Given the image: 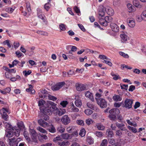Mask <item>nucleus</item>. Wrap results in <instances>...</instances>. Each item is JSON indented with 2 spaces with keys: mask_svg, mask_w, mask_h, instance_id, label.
<instances>
[{
  "mask_svg": "<svg viewBox=\"0 0 146 146\" xmlns=\"http://www.w3.org/2000/svg\"><path fill=\"white\" fill-rule=\"evenodd\" d=\"M106 133L108 137H111L113 135V133L112 130L109 129H108L106 131Z\"/></svg>",
  "mask_w": 146,
  "mask_h": 146,
  "instance_id": "a878e982",
  "label": "nucleus"
},
{
  "mask_svg": "<svg viewBox=\"0 0 146 146\" xmlns=\"http://www.w3.org/2000/svg\"><path fill=\"white\" fill-rule=\"evenodd\" d=\"M42 94L44 95V97H47L48 95V92L46 90H42L41 91Z\"/></svg>",
  "mask_w": 146,
  "mask_h": 146,
  "instance_id": "a18cd8bd",
  "label": "nucleus"
},
{
  "mask_svg": "<svg viewBox=\"0 0 146 146\" xmlns=\"http://www.w3.org/2000/svg\"><path fill=\"white\" fill-rule=\"evenodd\" d=\"M86 123L88 125L92 124L93 122V121L91 119H88L86 120Z\"/></svg>",
  "mask_w": 146,
  "mask_h": 146,
  "instance_id": "3c124183",
  "label": "nucleus"
},
{
  "mask_svg": "<svg viewBox=\"0 0 146 146\" xmlns=\"http://www.w3.org/2000/svg\"><path fill=\"white\" fill-rule=\"evenodd\" d=\"M78 25L80 28V29L83 32H85L86 31V29L84 28L83 26L81 24H78Z\"/></svg>",
  "mask_w": 146,
  "mask_h": 146,
  "instance_id": "0e129e2a",
  "label": "nucleus"
},
{
  "mask_svg": "<svg viewBox=\"0 0 146 146\" xmlns=\"http://www.w3.org/2000/svg\"><path fill=\"white\" fill-rule=\"evenodd\" d=\"M48 103V107L46 109V111H47V115L52 114V112L53 111H54V113L59 116H61L65 113L66 110L65 109H59L56 106V104L54 102L50 101Z\"/></svg>",
  "mask_w": 146,
  "mask_h": 146,
  "instance_id": "f257e3e1",
  "label": "nucleus"
},
{
  "mask_svg": "<svg viewBox=\"0 0 146 146\" xmlns=\"http://www.w3.org/2000/svg\"><path fill=\"white\" fill-rule=\"evenodd\" d=\"M125 68L127 69H132V68L129 67L127 65H125L124 64H122L121 65V68L122 70H123L124 68Z\"/></svg>",
  "mask_w": 146,
  "mask_h": 146,
  "instance_id": "49530a36",
  "label": "nucleus"
},
{
  "mask_svg": "<svg viewBox=\"0 0 146 146\" xmlns=\"http://www.w3.org/2000/svg\"><path fill=\"white\" fill-rule=\"evenodd\" d=\"M115 135H116L118 136L119 137L121 136L122 135V131L119 130H117L115 132Z\"/></svg>",
  "mask_w": 146,
  "mask_h": 146,
  "instance_id": "603ef678",
  "label": "nucleus"
},
{
  "mask_svg": "<svg viewBox=\"0 0 146 146\" xmlns=\"http://www.w3.org/2000/svg\"><path fill=\"white\" fill-rule=\"evenodd\" d=\"M17 125L18 126V127L20 129H24L25 126L22 121L18 122Z\"/></svg>",
  "mask_w": 146,
  "mask_h": 146,
  "instance_id": "cd10ccee",
  "label": "nucleus"
},
{
  "mask_svg": "<svg viewBox=\"0 0 146 146\" xmlns=\"http://www.w3.org/2000/svg\"><path fill=\"white\" fill-rule=\"evenodd\" d=\"M108 141L106 139H104L102 141L100 146H107Z\"/></svg>",
  "mask_w": 146,
  "mask_h": 146,
  "instance_id": "79ce46f5",
  "label": "nucleus"
},
{
  "mask_svg": "<svg viewBox=\"0 0 146 146\" xmlns=\"http://www.w3.org/2000/svg\"><path fill=\"white\" fill-rule=\"evenodd\" d=\"M72 110L74 112H77L79 110L78 108L75 106L74 105H73L72 108Z\"/></svg>",
  "mask_w": 146,
  "mask_h": 146,
  "instance_id": "69168bd1",
  "label": "nucleus"
},
{
  "mask_svg": "<svg viewBox=\"0 0 146 146\" xmlns=\"http://www.w3.org/2000/svg\"><path fill=\"white\" fill-rule=\"evenodd\" d=\"M31 72V70H29L28 71H27L26 70H24L23 72V74H24L25 76L30 74Z\"/></svg>",
  "mask_w": 146,
  "mask_h": 146,
  "instance_id": "13d9d810",
  "label": "nucleus"
},
{
  "mask_svg": "<svg viewBox=\"0 0 146 146\" xmlns=\"http://www.w3.org/2000/svg\"><path fill=\"white\" fill-rule=\"evenodd\" d=\"M105 10L109 15H112L114 13L113 10L110 7L108 6L106 7Z\"/></svg>",
  "mask_w": 146,
  "mask_h": 146,
  "instance_id": "a211bd4d",
  "label": "nucleus"
},
{
  "mask_svg": "<svg viewBox=\"0 0 146 146\" xmlns=\"http://www.w3.org/2000/svg\"><path fill=\"white\" fill-rule=\"evenodd\" d=\"M76 86L77 90L78 91L86 90V86L82 84H77Z\"/></svg>",
  "mask_w": 146,
  "mask_h": 146,
  "instance_id": "f8f14e48",
  "label": "nucleus"
},
{
  "mask_svg": "<svg viewBox=\"0 0 146 146\" xmlns=\"http://www.w3.org/2000/svg\"><path fill=\"white\" fill-rule=\"evenodd\" d=\"M75 104L77 107H80L82 105L81 101L80 99L76 100L75 102Z\"/></svg>",
  "mask_w": 146,
  "mask_h": 146,
  "instance_id": "2f4dec72",
  "label": "nucleus"
},
{
  "mask_svg": "<svg viewBox=\"0 0 146 146\" xmlns=\"http://www.w3.org/2000/svg\"><path fill=\"white\" fill-rule=\"evenodd\" d=\"M76 122L78 125H83L84 124V121L82 120H77Z\"/></svg>",
  "mask_w": 146,
  "mask_h": 146,
  "instance_id": "338daca9",
  "label": "nucleus"
},
{
  "mask_svg": "<svg viewBox=\"0 0 146 146\" xmlns=\"http://www.w3.org/2000/svg\"><path fill=\"white\" fill-rule=\"evenodd\" d=\"M97 128L99 130H103L105 128V127L100 123H97L96 124Z\"/></svg>",
  "mask_w": 146,
  "mask_h": 146,
  "instance_id": "c85d7f7f",
  "label": "nucleus"
},
{
  "mask_svg": "<svg viewBox=\"0 0 146 146\" xmlns=\"http://www.w3.org/2000/svg\"><path fill=\"white\" fill-rule=\"evenodd\" d=\"M94 134L98 137H101L103 135L102 132L101 131H96L94 133Z\"/></svg>",
  "mask_w": 146,
  "mask_h": 146,
  "instance_id": "de8ad7c7",
  "label": "nucleus"
},
{
  "mask_svg": "<svg viewBox=\"0 0 146 146\" xmlns=\"http://www.w3.org/2000/svg\"><path fill=\"white\" fill-rule=\"evenodd\" d=\"M50 101H48L47 104V106L46 107L44 106L43 101L39 100L38 102V106L40 107V116L41 119H43L45 121H47L49 119V117L47 115V111H46V108L48 107V102Z\"/></svg>",
  "mask_w": 146,
  "mask_h": 146,
  "instance_id": "f03ea898",
  "label": "nucleus"
},
{
  "mask_svg": "<svg viewBox=\"0 0 146 146\" xmlns=\"http://www.w3.org/2000/svg\"><path fill=\"white\" fill-rule=\"evenodd\" d=\"M85 96L89 98L92 101H94V98L92 94L89 91H86L85 93Z\"/></svg>",
  "mask_w": 146,
  "mask_h": 146,
  "instance_id": "aec40b11",
  "label": "nucleus"
},
{
  "mask_svg": "<svg viewBox=\"0 0 146 146\" xmlns=\"http://www.w3.org/2000/svg\"><path fill=\"white\" fill-rule=\"evenodd\" d=\"M3 123H4L6 129L5 133L6 136L9 138L12 137L14 134L13 132V130L12 129V126L7 122Z\"/></svg>",
  "mask_w": 146,
  "mask_h": 146,
  "instance_id": "20e7f679",
  "label": "nucleus"
},
{
  "mask_svg": "<svg viewBox=\"0 0 146 146\" xmlns=\"http://www.w3.org/2000/svg\"><path fill=\"white\" fill-rule=\"evenodd\" d=\"M23 135L28 143H31V140L29 137V134L28 132L26 131H24L23 132Z\"/></svg>",
  "mask_w": 146,
  "mask_h": 146,
  "instance_id": "dca6fc26",
  "label": "nucleus"
},
{
  "mask_svg": "<svg viewBox=\"0 0 146 146\" xmlns=\"http://www.w3.org/2000/svg\"><path fill=\"white\" fill-rule=\"evenodd\" d=\"M87 141L89 144H92L94 143V139L91 137H88Z\"/></svg>",
  "mask_w": 146,
  "mask_h": 146,
  "instance_id": "f704fd0d",
  "label": "nucleus"
},
{
  "mask_svg": "<svg viewBox=\"0 0 146 146\" xmlns=\"http://www.w3.org/2000/svg\"><path fill=\"white\" fill-rule=\"evenodd\" d=\"M37 129L41 133H46V131L40 127H37Z\"/></svg>",
  "mask_w": 146,
  "mask_h": 146,
  "instance_id": "5fc2aeb1",
  "label": "nucleus"
},
{
  "mask_svg": "<svg viewBox=\"0 0 146 146\" xmlns=\"http://www.w3.org/2000/svg\"><path fill=\"white\" fill-rule=\"evenodd\" d=\"M109 143L113 145H116L118 146V143L116 142L115 139H114L111 138L109 140Z\"/></svg>",
  "mask_w": 146,
  "mask_h": 146,
  "instance_id": "bb28decb",
  "label": "nucleus"
},
{
  "mask_svg": "<svg viewBox=\"0 0 146 146\" xmlns=\"http://www.w3.org/2000/svg\"><path fill=\"white\" fill-rule=\"evenodd\" d=\"M50 4L48 2L44 5V8L47 11H48L49 9L50 8Z\"/></svg>",
  "mask_w": 146,
  "mask_h": 146,
  "instance_id": "ea45409f",
  "label": "nucleus"
},
{
  "mask_svg": "<svg viewBox=\"0 0 146 146\" xmlns=\"http://www.w3.org/2000/svg\"><path fill=\"white\" fill-rule=\"evenodd\" d=\"M100 17H99V18ZM99 22L101 25L104 26L106 27L108 25V24H107V23L105 22V19H104L103 18H99Z\"/></svg>",
  "mask_w": 146,
  "mask_h": 146,
  "instance_id": "393cba45",
  "label": "nucleus"
},
{
  "mask_svg": "<svg viewBox=\"0 0 146 146\" xmlns=\"http://www.w3.org/2000/svg\"><path fill=\"white\" fill-rule=\"evenodd\" d=\"M60 28L61 30L64 31L66 30L65 26L63 24H61L59 25Z\"/></svg>",
  "mask_w": 146,
  "mask_h": 146,
  "instance_id": "bf43d9fd",
  "label": "nucleus"
},
{
  "mask_svg": "<svg viewBox=\"0 0 146 146\" xmlns=\"http://www.w3.org/2000/svg\"><path fill=\"white\" fill-rule=\"evenodd\" d=\"M65 84V83L64 82H61L58 83L54 86L51 87V89L53 91L57 90L62 87Z\"/></svg>",
  "mask_w": 146,
  "mask_h": 146,
  "instance_id": "9b49d317",
  "label": "nucleus"
},
{
  "mask_svg": "<svg viewBox=\"0 0 146 146\" xmlns=\"http://www.w3.org/2000/svg\"><path fill=\"white\" fill-rule=\"evenodd\" d=\"M109 117L111 120H114L116 118V116L120 113L119 110L117 108H114L110 110Z\"/></svg>",
  "mask_w": 146,
  "mask_h": 146,
  "instance_id": "39448f33",
  "label": "nucleus"
},
{
  "mask_svg": "<svg viewBox=\"0 0 146 146\" xmlns=\"http://www.w3.org/2000/svg\"><path fill=\"white\" fill-rule=\"evenodd\" d=\"M3 44L5 45L7 44L9 48L11 47V45L9 43V40H6L4 41L3 42Z\"/></svg>",
  "mask_w": 146,
  "mask_h": 146,
  "instance_id": "680f3d73",
  "label": "nucleus"
},
{
  "mask_svg": "<svg viewBox=\"0 0 146 146\" xmlns=\"http://www.w3.org/2000/svg\"><path fill=\"white\" fill-rule=\"evenodd\" d=\"M42 119L41 118L38 120L39 124L43 127H47V129L51 133H54L56 132V130L53 125L51 124H49Z\"/></svg>",
  "mask_w": 146,
  "mask_h": 146,
  "instance_id": "7ed1b4c3",
  "label": "nucleus"
},
{
  "mask_svg": "<svg viewBox=\"0 0 146 146\" xmlns=\"http://www.w3.org/2000/svg\"><path fill=\"white\" fill-rule=\"evenodd\" d=\"M74 9L76 13H80L79 9L77 6H75L74 7Z\"/></svg>",
  "mask_w": 146,
  "mask_h": 146,
  "instance_id": "774afa93",
  "label": "nucleus"
},
{
  "mask_svg": "<svg viewBox=\"0 0 146 146\" xmlns=\"http://www.w3.org/2000/svg\"><path fill=\"white\" fill-rule=\"evenodd\" d=\"M113 99L115 102L120 101L122 100V98L119 95L115 94L113 97Z\"/></svg>",
  "mask_w": 146,
  "mask_h": 146,
  "instance_id": "4be33fe9",
  "label": "nucleus"
},
{
  "mask_svg": "<svg viewBox=\"0 0 146 146\" xmlns=\"http://www.w3.org/2000/svg\"><path fill=\"white\" fill-rule=\"evenodd\" d=\"M58 143L60 146H67L69 145V143L68 141H64L62 142H58Z\"/></svg>",
  "mask_w": 146,
  "mask_h": 146,
  "instance_id": "7c9ffc66",
  "label": "nucleus"
},
{
  "mask_svg": "<svg viewBox=\"0 0 146 146\" xmlns=\"http://www.w3.org/2000/svg\"><path fill=\"white\" fill-rule=\"evenodd\" d=\"M105 9V8L103 6L101 5L100 6L98 14L100 17H103L104 15Z\"/></svg>",
  "mask_w": 146,
  "mask_h": 146,
  "instance_id": "ddd939ff",
  "label": "nucleus"
},
{
  "mask_svg": "<svg viewBox=\"0 0 146 146\" xmlns=\"http://www.w3.org/2000/svg\"><path fill=\"white\" fill-rule=\"evenodd\" d=\"M61 120L65 125H67L70 122V119L67 115H65L62 116Z\"/></svg>",
  "mask_w": 146,
  "mask_h": 146,
  "instance_id": "9d476101",
  "label": "nucleus"
},
{
  "mask_svg": "<svg viewBox=\"0 0 146 146\" xmlns=\"http://www.w3.org/2000/svg\"><path fill=\"white\" fill-rule=\"evenodd\" d=\"M121 88V89H124L125 90H127L128 89V85H125V84H123L121 85H120Z\"/></svg>",
  "mask_w": 146,
  "mask_h": 146,
  "instance_id": "e2e57ef3",
  "label": "nucleus"
},
{
  "mask_svg": "<svg viewBox=\"0 0 146 146\" xmlns=\"http://www.w3.org/2000/svg\"><path fill=\"white\" fill-rule=\"evenodd\" d=\"M105 22L108 24V23L112 22V18L111 16H106L105 18Z\"/></svg>",
  "mask_w": 146,
  "mask_h": 146,
  "instance_id": "c756f323",
  "label": "nucleus"
},
{
  "mask_svg": "<svg viewBox=\"0 0 146 146\" xmlns=\"http://www.w3.org/2000/svg\"><path fill=\"white\" fill-rule=\"evenodd\" d=\"M37 16L38 18L42 20L43 22H45L46 17L44 14H42L40 15L39 14L38 15H37Z\"/></svg>",
  "mask_w": 146,
  "mask_h": 146,
  "instance_id": "58836bf2",
  "label": "nucleus"
},
{
  "mask_svg": "<svg viewBox=\"0 0 146 146\" xmlns=\"http://www.w3.org/2000/svg\"><path fill=\"white\" fill-rule=\"evenodd\" d=\"M103 62L108 64L109 66H111L112 65V63L110 61H108L106 60H104Z\"/></svg>",
  "mask_w": 146,
  "mask_h": 146,
  "instance_id": "052dcab7",
  "label": "nucleus"
},
{
  "mask_svg": "<svg viewBox=\"0 0 146 146\" xmlns=\"http://www.w3.org/2000/svg\"><path fill=\"white\" fill-rule=\"evenodd\" d=\"M119 54L121 56H123L125 58H128L129 57V56L127 54H126L122 52H119Z\"/></svg>",
  "mask_w": 146,
  "mask_h": 146,
  "instance_id": "4d7b16f0",
  "label": "nucleus"
},
{
  "mask_svg": "<svg viewBox=\"0 0 146 146\" xmlns=\"http://www.w3.org/2000/svg\"><path fill=\"white\" fill-rule=\"evenodd\" d=\"M116 126L121 131H126V128L124 127L125 125L123 123H119L118 122H116Z\"/></svg>",
  "mask_w": 146,
  "mask_h": 146,
  "instance_id": "6ab92c4d",
  "label": "nucleus"
},
{
  "mask_svg": "<svg viewBox=\"0 0 146 146\" xmlns=\"http://www.w3.org/2000/svg\"><path fill=\"white\" fill-rule=\"evenodd\" d=\"M68 104V102L66 101H62L60 103V105L62 106L63 108L65 107Z\"/></svg>",
  "mask_w": 146,
  "mask_h": 146,
  "instance_id": "8fccbe9b",
  "label": "nucleus"
},
{
  "mask_svg": "<svg viewBox=\"0 0 146 146\" xmlns=\"http://www.w3.org/2000/svg\"><path fill=\"white\" fill-rule=\"evenodd\" d=\"M133 103V100L132 99H126L124 102V104L123 106L126 108L130 109L131 108Z\"/></svg>",
  "mask_w": 146,
  "mask_h": 146,
  "instance_id": "1a4fd4ad",
  "label": "nucleus"
},
{
  "mask_svg": "<svg viewBox=\"0 0 146 146\" xmlns=\"http://www.w3.org/2000/svg\"><path fill=\"white\" fill-rule=\"evenodd\" d=\"M74 129V127L73 126H69L66 129V130L67 132L69 133H72Z\"/></svg>",
  "mask_w": 146,
  "mask_h": 146,
  "instance_id": "4c0bfd02",
  "label": "nucleus"
},
{
  "mask_svg": "<svg viewBox=\"0 0 146 146\" xmlns=\"http://www.w3.org/2000/svg\"><path fill=\"white\" fill-rule=\"evenodd\" d=\"M61 136L63 139H68L70 137V135L67 133L62 134Z\"/></svg>",
  "mask_w": 146,
  "mask_h": 146,
  "instance_id": "473e14b6",
  "label": "nucleus"
},
{
  "mask_svg": "<svg viewBox=\"0 0 146 146\" xmlns=\"http://www.w3.org/2000/svg\"><path fill=\"white\" fill-rule=\"evenodd\" d=\"M79 134L82 137L84 136L85 134V129H83L80 130Z\"/></svg>",
  "mask_w": 146,
  "mask_h": 146,
  "instance_id": "09e8293b",
  "label": "nucleus"
},
{
  "mask_svg": "<svg viewBox=\"0 0 146 146\" xmlns=\"http://www.w3.org/2000/svg\"><path fill=\"white\" fill-rule=\"evenodd\" d=\"M120 36L121 38L122 42H125L129 39V37L127 36L124 34H121Z\"/></svg>",
  "mask_w": 146,
  "mask_h": 146,
  "instance_id": "b1692460",
  "label": "nucleus"
},
{
  "mask_svg": "<svg viewBox=\"0 0 146 146\" xmlns=\"http://www.w3.org/2000/svg\"><path fill=\"white\" fill-rule=\"evenodd\" d=\"M47 96H48V98L49 100H52L53 101H55L57 99L54 96H51L49 94Z\"/></svg>",
  "mask_w": 146,
  "mask_h": 146,
  "instance_id": "6e6d98bb",
  "label": "nucleus"
},
{
  "mask_svg": "<svg viewBox=\"0 0 146 146\" xmlns=\"http://www.w3.org/2000/svg\"><path fill=\"white\" fill-rule=\"evenodd\" d=\"M111 75L113 77V79L114 80H116L118 79H119L120 78L119 75H117L115 74H114L112 72L111 73Z\"/></svg>",
  "mask_w": 146,
  "mask_h": 146,
  "instance_id": "e433bc0d",
  "label": "nucleus"
},
{
  "mask_svg": "<svg viewBox=\"0 0 146 146\" xmlns=\"http://www.w3.org/2000/svg\"><path fill=\"white\" fill-rule=\"evenodd\" d=\"M8 110L6 108H3L0 110V113L2 116V118L5 121L8 120L9 116L7 114L6 112H8Z\"/></svg>",
  "mask_w": 146,
  "mask_h": 146,
  "instance_id": "6e6552de",
  "label": "nucleus"
},
{
  "mask_svg": "<svg viewBox=\"0 0 146 146\" xmlns=\"http://www.w3.org/2000/svg\"><path fill=\"white\" fill-rule=\"evenodd\" d=\"M12 129H13V134L17 137H19L20 134V129H19L17 127H13L12 126Z\"/></svg>",
  "mask_w": 146,
  "mask_h": 146,
  "instance_id": "2eb2a0df",
  "label": "nucleus"
},
{
  "mask_svg": "<svg viewBox=\"0 0 146 146\" xmlns=\"http://www.w3.org/2000/svg\"><path fill=\"white\" fill-rule=\"evenodd\" d=\"M110 26L113 31L117 32L119 31V28L116 24L113 23H111L110 24Z\"/></svg>",
  "mask_w": 146,
  "mask_h": 146,
  "instance_id": "4468645a",
  "label": "nucleus"
},
{
  "mask_svg": "<svg viewBox=\"0 0 146 146\" xmlns=\"http://www.w3.org/2000/svg\"><path fill=\"white\" fill-rule=\"evenodd\" d=\"M19 61L17 60H15L12 62V64H9L8 65L9 68H11L13 67L15 65H16L17 64L19 63Z\"/></svg>",
  "mask_w": 146,
  "mask_h": 146,
  "instance_id": "c9c22d12",
  "label": "nucleus"
},
{
  "mask_svg": "<svg viewBox=\"0 0 146 146\" xmlns=\"http://www.w3.org/2000/svg\"><path fill=\"white\" fill-rule=\"evenodd\" d=\"M129 26L131 27H133L135 25L134 20L131 19H128L127 20Z\"/></svg>",
  "mask_w": 146,
  "mask_h": 146,
  "instance_id": "f3484780",
  "label": "nucleus"
},
{
  "mask_svg": "<svg viewBox=\"0 0 146 146\" xmlns=\"http://www.w3.org/2000/svg\"><path fill=\"white\" fill-rule=\"evenodd\" d=\"M30 134L31 138V143H29V144H32L33 142L35 143H37V134L36 131L34 129H31L30 131Z\"/></svg>",
  "mask_w": 146,
  "mask_h": 146,
  "instance_id": "423d86ee",
  "label": "nucleus"
},
{
  "mask_svg": "<svg viewBox=\"0 0 146 146\" xmlns=\"http://www.w3.org/2000/svg\"><path fill=\"white\" fill-rule=\"evenodd\" d=\"M128 128L130 130H131V131L134 133H135L137 132V130L135 128L131 126H129Z\"/></svg>",
  "mask_w": 146,
  "mask_h": 146,
  "instance_id": "864d4df0",
  "label": "nucleus"
},
{
  "mask_svg": "<svg viewBox=\"0 0 146 146\" xmlns=\"http://www.w3.org/2000/svg\"><path fill=\"white\" fill-rule=\"evenodd\" d=\"M96 101L98 105L101 108H104L106 107L107 106V102L104 99L102 98L96 99Z\"/></svg>",
  "mask_w": 146,
  "mask_h": 146,
  "instance_id": "0eeeda50",
  "label": "nucleus"
},
{
  "mask_svg": "<svg viewBox=\"0 0 146 146\" xmlns=\"http://www.w3.org/2000/svg\"><path fill=\"white\" fill-rule=\"evenodd\" d=\"M84 112L86 114L89 115H91L93 113V111L90 109H86L85 110Z\"/></svg>",
  "mask_w": 146,
  "mask_h": 146,
  "instance_id": "c03bdc74",
  "label": "nucleus"
},
{
  "mask_svg": "<svg viewBox=\"0 0 146 146\" xmlns=\"http://www.w3.org/2000/svg\"><path fill=\"white\" fill-rule=\"evenodd\" d=\"M7 141L9 142V144L10 146H13L14 144L16 141V139L15 137H13L11 138L8 139Z\"/></svg>",
  "mask_w": 146,
  "mask_h": 146,
  "instance_id": "5701e85b",
  "label": "nucleus"
},
{
  "mask_svg": "<svg viewBox=\"0 0 146 146\" xmlns=\"http://www.w3.org/2000/svg\"><path fill=\"white\" fill-rule=\"evenodd\" d=\"M141 17L143 20L146 21V11H143L141 15Z\"/></svg>",
  "mask_w": 146,
  "mask_h": 146,
  "instance_id": "a19ab883",
  "label": "nucleus"
},
{
  "mask_svg": "<svg viewBox=\"0 0 146 146\" xmlns=\"http://www.w3.org/2000/svg\"><path fill=\"white\" fill-rule=\"evenodd\" d=\"M87 105L89 108L92 109L94 110L95 108V106L94 105L88 102L87 103Z\"/></svg>",
  "mask_w": 146,
  "mask_h": 146,
  "instance_id": "37998d69",
  "label": "nucleus"
},
{
  "mask_svg": "<svg viewBox=\"0 0 146 146\" xmlns=\"http://www.w3.org/2000/svg\"><path fill=\"white\" fill-rule=\"evenodd\" d=\"M127 7L128 9V12L129 13H131L135 10V7L131 4L128 3L127 5Z\"/></svg>",
  "mask_w": 146,
  "mask_h": 146,
  "instance_id": "412c9836",
  "label": "nucleus"
},
{
  "mask_svg": "<svg viewBox=\"0 0 146 146\" xmlns=\"http://www.w3.org/2000/svg\"><path fill=\"white\" fill-rule=\"evenodd\" d=\"M57 130L58 131L62 133L64 132L65 129L62 125H60L57 128Z\"/></svg>",
  "mask_w": 146,
  "mask_h": 146,
  "instance_id": "72a5a7b5",
  "label": "nucleus"
}]
</instances>
